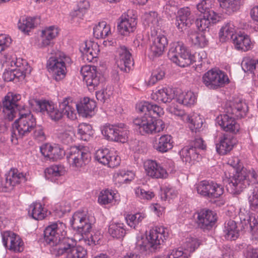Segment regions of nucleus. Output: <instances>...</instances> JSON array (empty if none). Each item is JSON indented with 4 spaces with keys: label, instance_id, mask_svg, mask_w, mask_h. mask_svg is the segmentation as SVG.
I'll use <instances>...</instances> for the list:
<instances>
[{
    "label": "nucleus",
    "instance_id": "nucleus-11",
    "mask_svg": "<svg viewBox=\"0 0 258 258\" xmlns=\"http://www.w3.org/2000/svg\"><path fill=\"white\" fill-rule=\"evenodd\" d=\"M70 223L73 228L82 236L90 233L92 228L88 217L82 211H78L74 214Z\"/></svg>",
    "mask_w": 258,
    "mask_h": 258
},
{
    "label": "nucleus",
    "instance_id": "nucleus-1",
    "mask_svg": "<svg viewBox=\"0 0 258 258\" xmlns=\"http://www.w3.org/2000/svg\"><path fill=\"white\" fill-rule=\"evenodd\" d=\"M21 100L20 94L9 93L3 101V112L9 120L19 116L11 129V141L15 144L19 139L27 136L36 125L35 118Z\"/></svg>",
    "mask_w": 258,
    "mask_h": 258
},
{
    "label": "nucleus",
    "instance_id": "nucleus-38",
    "mask_svg": "<svg viewBox=\"0 0 258 258\" xmlns=\"http://www.w3.org/2000/svg\"><path fill=\"white\" fill-rule=\"evenodd\" d=\"M233 43L237 50L243 51L248 50L251 48L252 43L249 36L246 34H241L236 36L233 39Z\"/></svg>",
    "mask_w": 258,
    "mask_h": 258
},
{
    "label": "nucleus",
    "instance_id": "nucleus-33",
    "mask_svg": "<svg viewBox=\"0 0 258 258\" xmlns=\"http://www.w3.org/2000/svg\"><path fill=\"white\" fill-rule=\"evenodd\" d=\"M96 107L95 102L89 98H84L77 105V109L79 114L83 116H91L92 111Z\"/></svg>",
    "mask_w": 258,
    "mask_h": 258
},
{
    "label": "nucleus",
    "instance_id": "nucleus-55",
    "mask_svg": "<svg viewBox=\"0 0 258 258\" xmlns=\"http://www.w3.org/2000/svg\"><path fill=\"white\" fill-rule=\"evenodd\" d=\"M186 122L189 123L190 130L196 132L199 131L203 126V120L199 116H190V120Z\"/></svg>",
    "mask_w": 258,
    "mask_h": 258
},
{
    "label": "nucleus",
    "instance_id": "nucleus-34",
    "mask_svg": "<svg viewBox=\"0 0 258 258\" xmlns=\"http://www.w3.org/2000/svg\"><path fill=\"white\" fill-rule=\"evenodd\" d=\"M57 131L58 138L62 143L68 145L72 142L73 131L71 126L62 123L61 125L58 126Z\"/></svg>",
    "mask_w": 258,
    "mask_h": 258
},
{
    "label": "nucleus",
    "instance_id": "nucleus-21",
    "mask_svg": "<svg viewBox=\"0 0 258 258\" xmlns=\"http://www.w3.org/2000/svg\"><path fill=\"white\" fill-rule=\"evenodd\" d=\"M137 21L135 17L128 15H122L118 19L117 29L118 32L123 35L133 32L135 31Z\"/></svg>",
    "mask_w": 258,
    "mask_h": 258
},
{
    "label": "nucleus",
    "instance_id": "nucleus-51",
    "mask_svg": "<svg viewBox=\"0 0 258 258\" xmlns=\"http://www.w3.org/2000/svg\"><path fill=\"white\" fill-rule=\"evenodd\" d=\"M211 22L212 23V21L209 17H204L203 15L202 18L196 20V24L199 32H204L206 34L207 32L209 31Z\"/></svg>",
    "mask_w": 258,
    "mask_h": 258
},
{
    "label": "nucleus",
    "instance_id": "nucleus-57",
    "mask_svg": "<svg viewBox=\"0 0 258 258\" xmlns=\"http://www.w3.org/2000/svg\"><path fill=\"white\" fill-rule=\"evenodd\" d=\"M116 195H99L98 201L101 205L114 204L116 200Z\"/></svg>",
    "mask_w": 258,
    "mask_h": 258
},
{
    "label": "nucleus",
    "instance_id": "nucleus-60",
    "mask_svg": "<svg viewBox=\"0 0 258 258\" xmlns=\"http://www.w3.org/2000/svg\"><path fill=\"white\" fill-rule=\"evenodd\" d=\"M64 155V151L60 147L54 145L53 146L51 151V154H50V160L55 161L60 159Z\"/></svg>",
    "mask_w": 258,
    "mask_h": 258
},
{
    "label": "nucleus",
    "instance_id": "nucleus-32",
    "mask_svg": "<svg viewBox=\"0 0 258 258\" xmlns=\"http://www.w3.org/2000/svg\"><path fill=\"white\" fill-rule=\"evenodd\" d=\"M58 30L55 26L46 27L42 30L41 34V46L46 47L53 42V40L57 36Z\"/></svg>",
    "mask_w": 258,
    "mask_h": 258
},
{
    "label": "nucleus",
    "instance_id": "nucleus-42",
    "mask_svg": "<svg viewBox=\"0 0 258 258\" xmlns=\"http://www.w3.org/2000/svg\"><path fill=\"white\" fill-rule=\"evenodd\" d=\"M36 19V18L21 17L18 24L19 30L24 33L28 34L31 29L34 28L37 24Z\"/></svg>",
    "mask_w": 258,
    "mask_h": 258
},
{
    "label": "nucleus",
    "instance_id": "nucleus-20",
    "mask_svg": "<svg viewBox=\"0 0 258 258\" xmlns=\"http://www.w3.org/2000/svg\"><path fill=\"white\" fill-rule=\"evenodd\" d=\"M192 21L190 9L184 7L177 11L175 25L179 31L182 32L189 26Z\"/></svg>",
    "mask_w": 258,
    "mask_h": 258
},
{
    "label": "nucleus",
    "instance_id": "nucleus-15",
    "mask_svg": "<svg viewBox=\"0 0 258 258\" xmlns=\"http://www.w3.org/2000/svg\"><path fill=\"white\" fill-rule=\"evenodd\" d=\"M36 110L42 113L47 114L53 120L57 121L63 116L62 112L57 109L55 105L46 100H35Z\"/></svg>",
    "mask_w": 258,
    "mask_h": 258
},
{
    "label": "nucleus",
    "instance_id": "nucleus-49",
    "mask_svg": "<svg viewBox=\"0 0 258 258\" xmlns=\"http://www.w3.org/2000/svg\"><path fill=\"white\" fill-rule=\"evenodd\" d=\"M145 217L146 215L144 214L139 213L127 215L125 220L129 226L136 229Z\"/></svg>",
    "mask_w": 258,
    "mask_h": 258
},
{
    "label": "nucleus",
    "instance_id": "nucleus-7",
    "mask_svg": "<svg viewBox=\"0 0 258 258\" xmlns=\"http://www.w3.org/2000/svg\"><path fill=\"white\" fill-rule=\"evenodd\" d=\"M67 158L71 167L78 170L89 162L91 156L84 147L74 146L68 151Z\"/></svg>",
    "mask_w": 258,
    "mask_h": 258
},
{
    "label": "nucleus",
    "instance_id": "nucleus-44",
    "mask_svg": "<svg viewBox=\"0 0 258 258\" xmlns=\"http://www.w3.org/2000/svg\"><path fill=\"white\" fill-rule=\"evenodd\" d=\"M235 33V27L232 22H227L222 27L219 32L220 41L223 42L233 37Z\"/></svg>",
    "mask_w": 258,
    "mask_h": 258
},
{
    "label": "nucleus",
    "instance_id": "nucleus-3",
    "mask_svg": "<svg viewBox=\"0 0 258 258\" xmlns=\"http://www.w3.org/2000/svg\"><path fill=\"white\" fill-rule=\"evenodd\" d=\"M167 229L163 227H155L150 229L146 237L138 238L136 248L145 254L155 252L160 248L164 240L168 237Z\"/></svg>",
    "mask_w": 258,
    "mask_h": 258
},
{
    "label": "nucleus",
    "instance_id": "nucleus-40",
    "mask_svg": "<svg viewBox=\"0 0 258 258\" xmlns=\"http://www.w3.org/2000/svg\"><path fill=\"white\" fill-rule=\"evenodd\" d=\"M173 147L172 138L170 135H164L161 136L158 142L154 145V148L161 153H165Z\"/></svg>",
    "mask_w": 258,
    "mask_h": 258
},
{
    "label": "nucleus",
    "instance_id": "nucleus-63",
    "mask_svg": "<svg viewBox=\"0 0 258 258\" xmlns=\"http://www.w3.org/2000/svg\"><path fill=\"white\" fill-rule=\"evenodd\" d=\"M112 95V92L108 91L107 89H103L96 92V96L98 100L104 103Z\"/></svg>",
    "mask_w": 258,
    "mask_h": 258
},
{
    "label": "nucleus",
    "instance_id": "nucleus-2",
    "mask_svg": "<svg viewBox=\"0 0 258 258\" xmlns=\"http://www.w3.org/2000/svg\"><path fill=\"white\" fill-rule=\"evenodd\" d=\"M66 225L59 221L48 225L44 231L45 242L51 246L50 251L55 256L67 254V258H86L87 250L76 245L73 239L64 237Z\"/></svg>",
    "mask_w": 258,
    "mask_h": 258
},
{
    "label": "nucleus",
    "instance_id": "nucleus-8",
    "mask_svg": "<svg viewBox=\"0 0 258 258\" xmlns=\"http://www.w3.org/2000/svg\"><path fill=\"white\" fill-rule=\"evenodd\" d=\"M228 181L229 184L232 183L234 187L245 188L249 185L250 182L255 184L258 183V173L253 170L247 171L246 169L242 168L235 174L229 175Z\"/></svg>",
    "mask_w": 258,
    "mask_h": 258
},
{
    "label": "nucleus",
    "instance_id": "nucleus-18",
    "mask_svg": "<svg viewBox=\"0 0 258 258\" xmlns=\"http://www.w3.org/2000/svg\"><path fill=\"white\" fill-rule=\"evenodd\" d=\"M118 52V57L116 60L118 68L122 72H128L134 64L131 52L124 46H120Z\"/></svg>",
    "mask_w": 258,
    "mask_h": 258
},
{
    "label": "nucleus",
    "instance_id": "nucleus-31",
    "mask_svg": "<svg viewBox=\"0 0 258 258\" xmlns=\"http://www.w3.org/2000/svg\"><path fill=\"white\" fill-rule=\"evenodd\" d=\"M188 39L192 45L198 47H204L208 43L206 34L204 32H197L190 29L188 31Z\"/></svg>",
    "mask_w": 258,
    "mask_h": 258
},
{
    "label": "nucleus",
    "instance_id": "nucleus-16",
    "mask_svg": "<svg viewBox=\"0 0 258 258\" xmlns=\"http://www.w3.org/2000/svg\"><path fill=\"white\" fill-rule=\"evenodd\" d=\"M248 107L245 102L236 99L227 102L225 106V112L235 118H240L246 115Z\"/></svg>",
    "mask_w": 258,
    "mask_h": 258
},
{
    "label": "nucleus",
    "instance_id": "nucleus-46",
    "mask_svg": "<svg viewBox=\"0 0 258 258\" xmlns=\"http://www.w3.org/2000/svg\"><path fill=\"white\" fill-rule=\"evenodd\" d=\"M225 238L228 240H235L239 236V230L234 221L229 220L225 224L224 230Z\"/></svg>",
    "mask_w": 258,
    "mask_h": 258
},
{
    "label": "nucleus",
    "instance_id": "nucleus-24",
    "mask_svg": "<svg viewBox=\"0 0 258 258\" xmlns=\"http://www.w3.org/2000/svg\"><path fill=\"white\" fill-rule=\"evenodd\" d=\"M136 108L138 112L144 113L145 115L150 116L154 119L164 114V111L162 108L148 102H141L137 103Z\"/></svg>",
    "mask_w": 258,
    "mask_h": 258
},
{
    "label": "nucleus",
    "instance_id": "nucleus-48",
    "mask_svg": "<svg viewBox=\"0 0 258 258\" xmlns=\"http://www.w3.org/2000/svg\"><path fill=\"white\" fill-rule=\"evenodd\" d=\"M78 134L82 140L85 141L90 140L93 135L92 126L86 123L80 124L78 127Z\"/></svg>",
    "mask_w": 258,
    "mask_h": 258
},
{
    "label": "nucleus",
    "instance_id": "nucleus-54",
    "mask_svg": "<svg viewBox=\"0 0 258 258\" xmlns=\"http://www.w3.org/2000/svg\"><path fill=\"white\" fill-rule=\"evenodd\" d=\"M11 38L6 34H0V53L4 55L7 54L5 51L8 49L11 44Z\"/></svg>",
    "mask_w": 258,
    "mask_h": 258
},
{
    "label": "nucleus",
    "instance_id": "nucleus-52",
    "mask_svg": "<svg viewBox=\"0 0 258 258\" xmlns=\"http://www.w3.org/2000/svg\"><path fill=\"white\" fill-rule=\"evenodd\" d=\"M200 244V243L197 238L188 237L185 239L183 247L185 251L192 252L198 248Z\"/></svg>",
    "mask_w": 258,
    "mask_h": 258
},
{
    "label": "nucleus",
    "instance_id": "nucleus-56",
    "mask_svg": "<svg viewBox=\"0 0 258 258\" xmlns=\"http://www.w3.org/2000/svg\"><path fill=\"white\" fill-rule=\"evenodd\" d=\"M12 241L11 245H9V249L15 252H21L24 250V242L19 235L16 234L14 239Z\"/></svg>",
    "mask_w": 258,
    "mask_h": 258
},
{
    "label": "nucleus",
    "instance_id": "nucleus-59",
    "mask_svg": "<svg viewBox=\"0 0 258 258\" xmlns=\"http://www.w3.org/2000/svg\"><path fill=\"white\" fill-rule=\"evenodd\" d=\"M255 59L249 58H245L241 63V67L245 72H249L251 73H254Z\"/></svg>",
    "mask_w": 258,
    "mask_h": 258
},
{
    "label": "nucleus",
    "instance_id": "nucleus-50",
    "mask_svg": "<svg viewBox=\"0 0 258 258\" xmlns=\"http://www.w3.org/2000/svg\"><path fill=\"white\" fill-rule=\"evenodd\" d=\"M247 224L250 229L251 239L258 241V221L255 216H247Z\"/></svg>",
    "mask_w": 258,
    "mask_h": 258
},
{
    "label": "nucleus",
    "instance_id": "nucleus-12",
    "mask_svg": "<svg viewBox=\"0 0 258 258\" xmlns=\"http://www.w3.org/2000/svg\"><path fill=\"white\" fill-rule=\"evenodd\" d=\"M5 176V181H2L0 185V192H11L15 185L26 181L25 175L16 168L11 169Z\"/></svg>",
    "mask_w": 258,
    "mask_h": 258
},
{
    "label": "nucleus",
    "instance_id": "nucleus-39",
    "mask_svg": "<svg viewBox=\"0 0 258 258\" xmlns=\"http://www.w3.org/2000/svg\"><path fill=\"white\" fill-rule=\"evenodd\" d=\"M28 215L37 220L43 219L46 215V211L40 203H32L28 208Z\"/></svg>",
    "mask_w": 258,
    "mask_h": 258
},
{
    "label": "nucleus",
    "instance_id": "nucleus-17",
    "mask_svg": "<svg viewBox=\"0 0 258 258\" xmlns=\"http://www.w3.org/2000/svg\"><path fill=\"white\" fill-rule=\"evenodd\" d=\"M217 221V215L208 209H202L198 212L197 224L203 230H209Z\"/></svg>",
    "mask_w": 258,
    "mask_h": 258
},
{
    "label": "nucleus",
    "instance_id": "nucleus-30",
    "mask_svg": "<svg viewBox=\"0 0 258 258\" xmlns=\"http://www.w3.org/2000/svg\"><path fill=\"white\" fill-rule=\"evenodd\" d=\"M77 104L73 101L71 98H65L62 102L59 103V110L62 112V115H65L71 120L77 118L75 108H77Z\"/></svg>",
    "mask_w": 258,
    "mask_h": 258
},
{
    "label": "nucleus",
    "instance_id": "nucleus-5",
    "mask_svg": "<svg viewBox=\"0 0 258 258\" xmlns=\"http://www.w3.org/2000/svg\"><path fill=\"white\" fill-rule=\"evenodd\" d=\"M133 123L142 134H156L163 131L165 127L162 120L154 119L145 114L134 119Z\"/></svg>",
    "mask_w": 258,
    "mask_h": 258
},
{
    "label": "nucleus",
    "instance_id": "nucleus-29",
    "mask_svg": "<svg viewBox=\"0 0 258 258\" xmlns=\"http://www.w3.org/2000/svg\"><path fill=\"white\" fill-rule=\"evenodd\" d=\"M174 98V91L169 88H163L151 94V98L158 103H169Z\"/></svg>",
    "mask_w": 258,
    "mask_h": 258
},
{
    "label": "nucleus",
    "instance_id": "nucleus-43",
    "mask_svg": "<svg viewBox=\"0 0 258 258\" xmlns=\"http://www.w3.org/2000/svg\"><path fill=\"white\" fill-rule=\"evenodd\" d=\"M94 36L97 39H103L111 34L110 27L105 21L99 22L93 28Z\"/></svg>",
    "mask_w": 258,
    "mask_h": 258
},
{
    "label": "nucleus",
    "instance_id": "nucleus-35",
    "mask_svg": "<svg viewBox=\"0 0 258 258\" xmlns=\"http://www.w3.org/2000/svg\"><path fill=\"white\" fill-rule=\"evenodd\" d=\"M180 155L183 162L185 163H190L192 161L198 160L200 158V155L198 151L190 146L182 148L180 152Z\"/></svg>",
    "mask_w": 258,
    "mask_h": 258
},
{
    "label": "nucleus",
    "instance_id": "nucleus-27",
    "mask_svg": "<svg viewBox=\"0 0 258 258\" xmlns=\"http://www.w3.org/2000/svg\"><path fill=\"white\" fill-rule=\"evenodd\" d=\"M3 66L9 69L10 67L13 69H18L21 71H24L26 69H31L26 60L20 58H17L14 56L10 54H5V58L3 60Z\"/></svg>",
    "mask_w": 258,
    "mask_h": 258
},
{
    "label": "nucleus",
    "instance_id": "nucleus-64",
    "mask_svg": "<svg viewBox=\"0 0 258 258\" xmlns=\"http://www.w3.org/2000/svg\"><path fill=\"white\" fill-rule=\"evenodd\" d=\"M102 235L99 232H96L94 234H91L90 237L87 239H85V242L89 245H96L98 244V241L102 238Z\"/></svg>",
    "mask_w": 258,
    "mask_h": 258
},
{
    "label": "nucleus",
    "instance_id": "nucleus-26",
    "mask_svg": "<svg viewBox=\"0 0 258 258\" xmlns=\"http://www.w3.org/2000/svg\"><path fill=\"white\" fill-rule=\"evenodd\" d=\"M214 0H202L197 6V9L204 17H209L212 23H215L218 21V15L214 10Z\"/></svg>",
    "mask_w": 258,
    "mask_h": 258
},
{
    "label": "nucleus",
    "instance_id": "nucleus-45",
    "mask_svg": "<svg viewBox=\"0 0 258 258\" xmlns=\"http://www.w3.org/2000/svg\"><path fill=\"white\" fill-rule=\"evenodd\" d=\"M45 176L46 178L52 182L55 181L57 178L64 173L63 167L61 165H52L45 170Z\"/></svg>",
    "mask_w": 258,
    "mask_h": 258
},
{
    "label": "nucleus",
    "instance_id": "nucleus-4",
    "mask_svg": "<svg viewBox=\"0 0 258 258\" xmlns=\"http://www.w3.org/2000/svg\"><path fill=\"white\" fill-rule=\"evenodd\" d=\"M70 60V57L61 51H58L54 55L50 57L47 62V67L55 80L58 81L65 77L67 73L66 63Z\"/></svg>",
    "mask_w": 258,
    "mask_h": 258
},
{
    "label": "nucleus",
    "instance_id": "nucleus-47",
    "mask_svg": "<svg viewBox=\"0 0 258 258\" xmlns=\"http://www.w3.org/2000/svg\"><path fill=\"white\" fill-rule=\"evenodd\" d=\"M176 100L180 104L187 106H190L195 103L196 97L193 92L189 91L180 93L176 98Z\"/></svg>",
    "mask_w": 258,
    "mask_h": 258
},
{
    "label": "nucleus",
    "instance_id": "nucleus-28",
    "mask_svg": "<svg viewBox=\"0 0 258 258\" xmlns=\"http://www.w3.org/2000/svg\"><path fill=\"white\" fill-rule=\"evenodd\" d=\"M236 142L233 136L224 134L220 138L219 143L216 145V150L220 154H226L232 149Z\"/></svg>",
    "mask_w": 258,
    "mask_h": 258
},
{
    "label": "nucleus",
    "instance_id": "nucleus-9",
    "mask_svg": "<svg viewBox=\"0 0 258 258\" xmlns=\"http://www.w3.org/2000/svg\"><path fill=\"white\" fill-rule=\"evenodd\" d=\"M204 84L210 89H217L222 87L229 82L227 75L220 70L211 69L202 77Z\"/></svg>",
    "mask_w": 258,
    "mask_h": 258
},
{
    "label": "nucleus",
    "instance_id": "nucleus-37",
    "mask_svg": "<svg viewBox=\"0 0 258 258\" xmlns=\"http://www.w3.org/2000/svg\"><path fill=\"white\" fill-rule=\"evenodd\" d=\"M142 20L145 25H148L152 29H155L160 26L161 19L156 12H145L142 16Z\"/></svg>",
    "mask_w": 258,
    "mask_h": 258
},
{
    "label": "nucleus",
    "instance_id": "nucleus-10",
    "mask_svg": "<svg viewBox=\"0 0 258 258\" xmlns=\"http://www.w3.org/2000/svg\"><path fill=\"white\" fill-rule=\"evenodd\" d=\"M102 134L108 140L124 143L126 141L128 131L124 124L117 125L106 124L101 128Z\"/></svg>",
    "mask_w": 258,
    "mask_h": 258
},
{
    "label": "nucleus",
    "instance_id": "nucleus-61",
    "mask_svg": "<svg viewBox=\"0 0 258 258\" xmlns=\"http://www.w3.org/2000/svg\"><path fill=\"white\" fill-rule=\"evenodd\" d=\"M170 112L180 118V119L183 122H185L190 120V116L185 113L184 111L181 109H179L176 107H171L169 108Z\"/></svg>",
    "mask_w": 258,
    "mask_h": 258
},
{
    "label": "nucleus",
    "instance_id": "nucleus-25",
    "mask_svg": "<svg viewBox=\"0 0 258 258\" xmlns=\"http://www.w3.org/2000/svg\"><path fill=\"white\" fill-rule=\"evenodd\" d=\"M218 124L225 132L236 133L239 130V125L236 123L235 118L225 113L217 118Z\"/></svg>",
    "mask_w": 258,
    "mask_h": 258
},
{
    "label": "nucleus",
    "instance_id": "nucleus-22",
    "mask_svg": "<svg viewBox=\"0 0 258 258\" xmlns=\"http://www.w3.org/2000/svg\"><path fill=\"white\" fill-rule=\"evenodd\" d=\"M99 46L97 43L89 42L83 43L80 47L83 59L89 62L96 61V58L100 51Z\"/></svg>",
    "mask_w": 258,
    "mask_h": 258
},
{
    "label": "nucleus",
    "instance_id": "nucleus-41",
    "mask_svg": "<svg viewBox=\"0 0 258 258\" xmlns=\"http://www.w3.org/2000/svg\"><path fill=\"white\" fill-rule=\"evenodd\" d=\"M224 12L231 15L238 11L241 5V0H218Z\"/></svg>",
    "mask_w": 258,
    "mask_h": 258
},
{
    "label": "nucleus",
    "instance_id": "nucleus-53",
    "mask_svg": "<svg viewBox=\"0 0 258 258\" xmlns=\"http://www.w3.org/2000/svg\"><path fill=\"white\" fill-rule=\"evenodd\" d=\"M152 43L155 44L165 48L167 45L168 42L166 37L161 34H158L157 31L155 30L151 34Z\"/></svg>",
    "mask_w": 258,
    "mask_h": 258
},
{
    "label": "nucleus",
    "instance_id": "nucleus-36",
    "mask_svg": "<svg viewBox=\"0 0 258 258\" xmlns=\"http://www.w3.org/2000/svg\"><path fill=\"white\" fill-rule=\"evenodd\" d=\"M126 228L123 223L113 222L108 227V233L113 238L122 239L126 234Z\"/></svg>",
    "mask_w": 258,
    "mask_h": 258
},
{
    "label": "nucleus",
    "instance_id": "nucleus-13",
    "mask_svg": "<svg viewBox=\"0 0 258 258\" xmlns=\"http://www.w3.org/2000/svg\"><path fill=\"white\" fill-rule=\"evenodd\" d=\"M88 89L90 91L94 90L100 84V75L97 72V68L94 66H85L81 70Z\"/></svg>",
    "mask_w": 258,
    "mask_h": 258
},
{
    "label": "nucleus",
    "instance_id": "nucleus-62",
    "mask_svg": "<svg viewBox=\"0 0 258 258\" xmlns=\"http://www.w3.org/2000/svg\"><path fill=\"white\" fill-rule=\"evenodd\" d=\"M16 234L11 231H5L2 233V241L3 245L5 247H8V242H10V245H11V240H14Z\"/></svg>",
    "mask_w": 258,
    "mask_h": 258
},
{
    "label": "nucleus",
    "instance_id": "nucleus-23",
    "mask_svg": "<svg viewBox=\"0 0 258 258\" xmlns=\"http://www.w3.org/2000/svg\"><path fill=\"white\" fill-rule=\"evenodd\" d=\"M198 194H224L223 186L213 181L203 180L196 184Z\"/></svg>",
    "mask_w": 258,
    "mask_h": 258
},
{
    "label": "nucleus",
    "instance_id": "nucleus-14",
    "mask_svg": "<svg viewBox=\"0 0 258 258\" xmlns=\"http://www.w3.org/2000/svg\"><path fill=\"white\" fill-rule=\"evenodd\" d=\"M95 158L100 163L107 165L110 168H114L119 165L120 161V158L118 155L110 152L107 148L97 150Z\"/></svg>",
    "mask_w": 258,
    "mask_h": 258
},
{
    "label": "nucleus",
    "instance_id": "nucleus-6",
    "mask_svg": "<svg viewBox=\"0 0 258 258\" xmlns=\"http://www.w3.org/2000/svg\"><path fill=\"white\" fill-rule=\"evenodd\" d=\"M168 55L171 61L181 67L188 66L191 62L190 55L181 42L173 43L169 50Z\"/></svg>",
    "mask_w": 258,
    "mask_h": 258
},
{
    "label": "nucleus",
    "instance_id": "nucleus-19",
    "mask_svg": "<svg viewBox=\"0 0 258 258\" xmlns=\"http://www.w3.org/2000/svg\"><path fill=\"white\" fill-rule=\"evenodd\" d=\"M144 166L147 174L153 178H166L168 176L166 170L155 161L147 160Z\"/></svg>",
    "mask_w": 258,
    "mask_h": 258
},
{
    "label": "nucleus",
    "instance_id": "nucleus-58",
    "mask_svg": "<svg viewBox=\"0 0 258 258\" xmlns=\"http://www.w3.org/2000/svg\"><path fill=\"white\" fill-rule=\"evenodd\" d=\"M164 75V72L161 69H159L154 71L148 81L149 85H154L158 81L162 80Z\"/></svg>",
    "mask_w": 258,
    "mask_h": 258
}]
</instances>
